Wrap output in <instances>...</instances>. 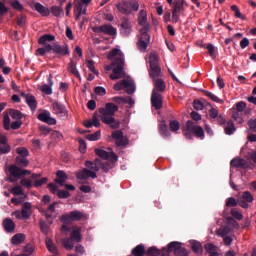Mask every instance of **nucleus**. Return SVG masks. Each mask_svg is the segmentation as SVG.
<instances>
[{"label":"nucleus","mask_w":256,"mask_h":256,"mask_svg":"<svg viewBox=\"0 0 256 256\" xmlns=\"http://www.w3.org/2000/svg\"><path fill=\"white\" fill-rule=\"evenodd\" d=\"M75 243L82 242V227L79 226H72V230L69 236Z\"/></svg>","instance_id":"19"},{"label":"nucleus","mask_w":256,"mask_h":256,"mask_svg":"<svg viewBox=\"0 0 256 256\" xmlns=\"http://www.w3.org/2000/svg\"><path fill=\"white\" fill-rule=\"evenodd\" d=\"M26 103L28 104L32 112H34L37 109V100L33 95L27 96Z\"/></svg>","instance_id":"41"},{"label":"nucleus","mask_w":256,"mask_h":256,"mask_svg":"<svg viewBox=\"0 0 256 256\" xmlns=\"http://www.w3.org/2000/svg\"><path fill=\"white\" fill-rule=\"evenodd\" d=\"M67 180L68 175L63 170H59L56 172V179L54 181L57 185L64 186Z\"/></svg>","instance_id":"27"},{"label":"nucleus","mask_w":256,"mask_h":256,"mask_svg":"<svg viewBox=\"0 0 256 256\" xmlns=\"http://www.w3.org/2000/svg\"><path fill=\"white\" fill-rule=\"evenodd\" d=\"M76 241L70 237H64L61 239L62 247L67 251H72L75 247Z\"/></svg>","instance_id":"24"},{"label":"nucleus","mask_w":256,"mask_h":256,"mask_svg":"<svg viewBox=\"0 0 256 256\" xmlns=\"http://www.w3.org/2000/svg\"><path fill=\"white\" fill-rule=\"evenodd\" d=\"M38 225L40 226V231H42L44 235L49 234V226L44 220L40 219V221L38 222Z\"/></svg>","instance_id":"48"},{"label":"nucleus","mask_w":256,"mask_h":256,"mask_svg":"<svg viewBox=\"0 0 256 256\" xmlns=\"http://www.w3.org/2000/svg\"><path fill=\"white\" fill-rule=\"evenodd\" d=\"M56 206H57V202H54L50 204V206H48V210H42V214L44 215V217H46V220H48V224L50 225H53L54 223V218L51 213L56 212Z\"/></svg>","instance_id":"17"},{"label":"nucleus","mask_w":256,"mask_h":256,"mask_svg":"<svg viewBox=\"0 0 256 256\" xmlns=\"http://www.w3.org/2000/svg\"><path fill=\"white\" fill-rule=\"evenodd\" d=\"M115 144L118 147L127 146L129 144V139L123 135L120 139L115 141Z\"/></svg>","instance_id":"54"},{"label":"nucleus","mask_w":256,"mask_h":256,"mask_svg":"<svg viewBox=\"0 0 256 256\" xmlns=\"http://www.w3.org/2000/svg\"><path fill=\"white\" fill-rule=\"evenodd\" d=\"M138 24L143 28L148 27L149 23H147V11L141 10L138 15Z\"/></svg>","instance_id":"34"},{"label":"nucleus","mask_w":256,"mask_h":256,"mask_svg":"<svg viewBox=\"0 0 256 256\" xmlns=\"http://www.w3.org/2000/svg\"><path fill=\"white\" fill-rule=\"evenodd\" d=\"M17 153L20 155L18 157H27V156H29V151L25 147L17 148Z\"/></svg>","instance_id":"62"},{"label":"nucleus","mask_w":256,"mask_h":256,"mask_svg":"<svg viewBox=\"0 0 256 256\" xmlns=\"http://www.w3.org/2000/svg\"><path fill=\"white\" fill-rule=\"evenodd\" d=\"M170 253H174V256H189V252L178 241L170 242L167 249H164L163 256H170Z\"/></svg>","instance_id":"3"},{"label":"nucleus","mask_w":256,"mask_h":256,"mask_svg":"<svg viewBox=\"0 0 256 256\" xmlns=\"http://www.w3.org/2000/svg\"><path fill=\"white\" fill-rule=\"evenodd\" d=\"M26 240V235L24 233H17L15 234L12 239L11 243L13 245H20Z\"/></svg>","instance_id":"37"},{"label":"nucleus","mask_w":256,"mask_h":256,"mask_svg":"<svg viewBox=\"0 0 256 256\" xmlns=\"http://www.w3.org/2000/svg\"><path fill=\"white\" fill-rule=\"evenodd\" d=\"M26 20H27V16L25 14H20L18 17H17V25L20 27V28H24V26L26 25Z\"/></svg>","instance_id":"52"},{"label":"nucleus","mask_w":256,"mask_h":256,"mask_svg":"<svg viewBox=\"0 0 256 256\" xmlns=\"http://www.w3.org/2000/svg\"><path fill=\"white\" fill-rule=\"evenodd\" d=\"M55 41V35L46 33L38 38V45H50V42Z\"/></svg>","instance_id":"25"},{"label":"nucleus","mask_w":256,"mask_h":256,"mask_svg":"<svg viewBox=\"0 0 256 256\" xmlns=\"http://www.w3.org/2000/svg\"><path fill=\"white\" fill-rule=\"evenodd\" d=\"M21 185L28 190H31L34 187L32 178H22Z\"/></svg>","instance_id":"43"},{"label":"nucleus","mask_w":256,"mask_h":256,"mask_svg":"<svg viewBox=\"0 0 256 256\" xmlns=\"http://www.w3.org/2000/svg\"><path fill=\"white\" fill-rule=\"evenodd\" d=\"M95 154L104 160L109 159L111 156L112 159H114L115 161H118V155L114 152H111V154H110L106 150L97 148V149H95Z\"/></svg>","instance_id":"20"},{"label":"nucleus","mask_w":256,"mask_h":256,"mask_svg":"<svg viewBox=\"0 0 256 256\" xmlns=\"http://www.w3.org/2000/svg\"><path fill=\"white\" fill-rule=\"evenodd\" d=\"M101 164V159L96 158L93 162L90 160H87L85 162V167L89 169V171H93L94 173H98L100 171V165Z\"/></svg>","instance_id":"21"},{"label":"nucleus","mask_w":256,"mask_h":256,"mask_svg":"<svg viewBox=\"0 0 256 256\" xmlns=\"http://www.w3.org/2000/svg\"><path fill=\"white\" fill-rule=\"evenodd\" d=\"M16 164L18 165V167H28L29 165V160L27 159V157H16Z\"/></svg>","instance_id":"44"},{"label":"nucleus","mask_w":256,"mask_h":256,"mask_svg":"<svg viewBox=\"0 0 256 256\" xmlns=\"http://www.w3.org/2000/svg\"><path fill=\"white\" fill-rule=\"evenodd\" d=\"M40 91L46 95H51L53 93L52 86L44 84L42 88H40Z\"/></svg>","instance_id":"60"},{"label":"nucleus","mask_w":256,"mask_h":256,"mask_svg":"<svg viewBox=\"0 0 256 256\" xmlns=\"http://www.w3.org/2000/svg\"><path fill=\"white\" fill-rule=\"evenodd\" d=\"M3 228L7 233H13L15 231L16 225L11 218H5L3 220Z\"/></svg>","instance_id":"29"},{"label":"nucleus","mask_w":256,"mask_h":256,"mask_svg":"<svg viewBox=\"0 0 256 256\" xmlns=\"http://www.w3.org/2000/svg\"><path fill=\"white\" fill-rule=\"evenodd\" d=\"M151 104L152 107L155 108V110H160L161 108H163V95L156 91H152Z\"/></svg>","instance_id":"14"},{"label":"nucleus","mask_w":256,"mask_h":256,"mask_svg":"<svg viewBox=\"0 0 256 256\" xmlns=\"http://www.w3.org/2000/svg\"><path fill=\"white\" fill-rule=\"evenodd\" d=\"M248 125L253 132H256V119L249 120Z\"/></svg>","instance_id":"64"},{"label":"nucleus","mask_w":256,"mask_h":256,"mask_svg":"<svg viewBox=\"0 0 256 256\" xmlns=\"http://www.w3.org/2000/svg\"><path fill=\"white\" fill-rule=\"evenodd\" d=\"M101 138V131L98 130L93 134L87 135L86 139L90 140V141H98Z\"/></svg>","instance_id":"56"},{"label":"nucleus","mask_w":256,"mask_h":256,"mask_svg":"<svg viewBox=\"0 0 256 256\" xmlns=\"http://www.w3.org/2000/svg\"><path fill=\"white\" fill-rule=\"evenodd\" d=\"M165 249H167V247L159 249L157 246H151L146 250V256H163Z\"/></svg>","instance_id":"26"},{"label":"nucleus","mask_w":256,"mask_h":256,"mask_svg":"<svg viewBox=\"0 0 256 256\" xmlns=\"http://www.w3.org/2000/svg\"><path fill=\"white\" fill-rule=\"evenodd\" d=\"M34 10L42 15V17H48L50 15V9L48 7H45L39 2H36L34 4Z\"/></svg>","instance_id":"28"},{"label":"nucleus","mask_w":256,"mask_h":256,"mask_svg":"<svg viewBox=\"0 0 256 256\" xmlns=\"http://www.w3.org/2000/svg\"><path fill=\"white\" fill-rule=\"evenodd\" d=\"M149 75L150 77L155 80L161 75V66H159V56L157 52H151L149 55Z\"/></svg>","instance_id":"5"},{"label":"nucleus","mask_w":256,"mask_h":256,"mask_svg":"<svg viewBox=\"0 0 256 256\" xmlns=\"http://www.w3.org/2000/svg\"><path fill=\"white\" fill-rule=\"evenodd\" d=\"M9 115L14 119V120H21L23 118V114L19 110L11 109L9 111Z\"/></svg>","instance_id":"50"},{"label":"nucleus","mask_w":256,"mask_h":256,"mask_svg":"<svg viewBox=\"0 0 256 256\" xmlns=\"http://www.w3.org/2000/svg\"><path fill=\"white\" fill-rule=\"evenodd\" d=\"M231 167H241L242 169H248L249 165L245 159H233L231 161Z\"/></svg>","instance_id":"35"},{"label":"nucleus","mask_w":256,"mask_h":256,"mask_svg":"<svg viewBox=\"0 0 256 256\" xmlns=\"http://www.w3.org/2000/svg\"><path fill=\"white\" fill-rule=\"evenodd\" d=\"M38 120L47 123L48 125H56L57 121L55 118L51 117V113L49 111H44L38 114Z\"/></svg>","instance_id":"18"},{"label":"nucleus","mask_w":256,"mask_h":256,"mask_svg":"<svg viewBox=\"0 0 256 256\" xmlns=\"http://www.w3.org/2000/svg\"><path fill=\"white\" fill-rule=\"evenodd\" d=\"M231 232V229L229 226H225L223 228H220L216 231V234L220 237L228 236Z\"/></svg>","instance_id":"47"},{"label":"nucleus","mask_w":256,"mask_h":256,"mask_svg":"<svg viewBox=\"0 0 256 256\" xmlns=\"http://www.w3.org/2000/svg\"><path fill=\"white\" fill-rule=\"evenodd\" d=\"M52 52H54L58 56H68L70 55L69 45L54 44L52 48Z\"/></svg>","instance_id":"15"},{"label":"nucleus","mask_w":256,"mask_h":256,"mask_svg":"<svg viewBox=\"0 0 256 256\" xmlns=\"http://www.w3.org/2000/svg\"><path fill=\"white\" fill-rule=\"evenodd\" d=\"M41 177V174H32L31 179L34 181V188H41L43 185H45L48 181L47 177H44L42 179H39Z\"/></svg>","instance_id":"23"},{"label":"nucleus","mask_w":256,"mask_h":256,"mask_svg":"<svg viewBox=\"0 0 256 256\" xmlns=\"http://www.w3.org/2000/svg\"><path fill=\"white\" fill-rule=\"evenodd\" d=\"M77 179H80L81 181H84L86 179H97V173L89 170L87 168L82 169V171H80L77 175H76Z\"/></svg>","instance_id":"16"},{"label":"nucleus","mask_w":256,"mask_h":256,"mask_svg":"<svg viewBox=\"0 0 256 256\" xmlns=\"http://www.w3.org/2000/svg\"><path fill=\"white\" fill-rule=\"evenodd\" d=\"M119 11L125 15L131 14L132 13L131 3L130 2L123 3L122 6L119 8Z\"/></svg>","instance_id":"42"},{"label":"nucleus","mask_w":256,"mask_h":256,"mask_svg":"<svg viewBox=\"0 0 256 256\" xmlns=\"http://www.w3.org/2000/svg\"><path fill=\"white\" fill-rule=\"evenodd\" d=\"M236 131L235 124L232 120L228 121L227 126L225 127V133L227 135H232Z\"/></svg>","instance_id":"46"},{"label":"nucleus","mask_w":256,"mask_h":256,"mask_svg":"<svg viewBox=\"0 0 256 256\" xmlns=\"http://www.w3.org/2000/svg\"><path fill=\"white\" fill-rule=\"evenodd\" d=\"M189 243L191 245L192 251L195 254L202 255L203 247H202V244L199 241H197V240H190Z\"/></svg>","instance_id":"31"},{"label":"nucleus","mask_w":256,"mask_h":256,"mask_svg":"<svg viewBox=\"0 0 256 256\" xmlns=\"http://www.w3.org/2000/svg\"><path fill=\"white\" fill-rule=\"evenodd\" d=\"M132 33V23L127 17L121 19L120 34L124 37L130 36Z\"/></svg>","instance_id":"13"},{"label":"nucleus","mask_w":256,"mask_h":256,"mask_svg":"<svg viewBox=\"0 0 256 256\" xmlns=\"http://www.w3.org/2000/svg\"><path fill=\"white\" fill-rule=\"evenodd\" d=\"M10 5L12 8L18 12L24 11L23 5L20 3L19 0H10Z\"/></svg>","instance_id":"45"},{"label":"nucleus","mask_w":256,"mask_h":256,"mask_svg":"<svg viewBox=\"0 0 256 256\" xmlns=\"http://www.w3.org/2000/svg\"><path fill=\"white\" fill-rule=\"evenodd\" d=\"M159 134L163 138H168L171 135L165 121H162L159 125Z\"/></svg>","instance_id":"39"},{"label":"nucleus","mask_w":256,"mask_h":256,"mask_svg":"<svg viewBox=\"0 0 256 256\" xmlns=\"http://www.w3.org/2000/svg\"><path fill=\"white\" fill-rule=\"evenodd\" d=\"M131 254L132 256H145L147 254V251H145V245L138 244L132 249Z\"/></svg>","instance_id":"32"},{"label":"nucleus","mask_w":256,"mask_h":256,"mask_svg":"<svg viewBox=\"0 0 256 256\" xmlns=\"http://www.w3.org/2000/svg\"><path fill=\"white\" fill-rule=\"evenodd\" d=\"M99 169H102L104 173H108L112 169V166L109 162L104 163L102 160H100Z\"/></svg>","instance_id":"53"},{"label":"nucleus","mask_w":256,"mask_h":256,"mask_svg":"<svg viewBox=\"0 0 256 256\" xmlns=\"http://www.w3.org/2000/svg\"><path fill=\"white\" fill-rule=\"evenodd\" d=\"M34 253V247L31 244H27L24 248V254L31 256Z\"/></svg>","instance_id":"63"},{"label":"nucleus","mask_w":256,"mask_h":256,"mask_svg":"<svg viewBox=\"0 0 256 256\" xmlns=\"http://www.w3.org/2000/svg\"><path fill=\"white\" fill-rule=\"evenodd\" d=\"M169 127L172 132H176L180 129V123L177 120L170 121Z\"/></svg>","instance_id":"58"},{"label":"nucleus","mask_w":256,"mask_h":256,"mask_svg":"<svg viewBox=\"0 0 256 256\" xmlns=\"http://www.w3.org/2000/svg\"><path fill=\"white\" fill-rule=\"evenodd\" d=\"M113 89L116 90V91L125 90V92L128 95H132L136 91L135 86L133 85V83L128 81V80L120 81L119 83L114 85Z\"/></svg>","instance_id":"10"},{"label":"nucleus","mask_w":256,"mask_h":256,"mask_svg":"<svg viewBox=\"0 0 256 256\" xmlns=\"http://www.w3.org/2000/svg\"><path fill=\"white\" fill-rule=\"evenodd\" d=\"M172 11L180 13L185 10V7H188V4L186 3L185 0H174L172 1Z\"/></svg>","instance_id":"22"},{"label":"nucleus","mask_w":256,"mask_h":256,"mask_svg":"<svg viewBox=\"0 0 256 256\" xmlns=\"http://www.w3.org/2000/svg\"><path fill=\"white\" fill-rule=\"evenodd\" d=\"M139 40L146 41V42L151 41V36L149 35V26H145L140 29Z\"/></svg>","instance_id":"36"},{"label":"nucleus","mask_w":256,"mask_h":256,"mask_svg":"<svg viewBox=\"0 0 256 256\" xmlns=\"http://www.w3.org/2000/svg\"><path fill=\"white\" fill-rule=\"evenodd\" d=\"M57 197L59 199H69L71 197V193L68 192L67 190H58Z\"/></svg>","instance_id":"55"},{"label":"nucleus","mask_w":256,"mask_h":256,"mask_svg":"<svg viewBox=\"0 0 256 256\" xmlns=\"http://www.w3.org/2000/svg\"><path fill=\"white\" fill-rule=\"evenodd\" d=\"M232 109V118L235 119L239 124L244 123L243 112L245 111L247 104L244 101L238 102Z\"/></svg>","instance_id":"8"},{"label":"nucleus","mask_w":256,"mask_h":256,"mask_svg":"<svg viewBox=\"0 0 256 256\" xmlns=\"http://www.w3.org/2000/svg\"><path fill=\"white\" fill-rule=\"evenodd\" d=\"M239 205V198L236 200L234 197H229L226 201L227 207H237Z\"/></svg>","instance_id":"57"},{"label":"nucleus","mask_w":256,"mask_h":256,"mask_svg":"<svg viewBox=\"0 0 256 256\" xmlns=\"http://www.w3.org/2000/svg\"><path fill=\"white\" fill-rule=\"evenodd\" d=\"M238 199H239V206L242 209H248L249 204L254 202V196L250 191H244L242 193V196H240Z\"/></svg>","instance_id":"12"},{"label":"nucleus","mask_w":256,"mask_h":256,"mask_svg":"<svg viewBox=\"0 0 256 256\" xmlns=\"http://www.w3.org/2000/svg\"><path fill=\"white\" fill-rule=\"evenodd\" d=\"M11 193L14 195V196H22L24 194L21 186L17 185L15 186L14 188H12L11 190Z\"/></svg>","instance_id":"61"},{"label":"nucleus","mask_w":256,"mask_h":256,"mask_svg":"<svg viewBox=\"0 0 256 256\" xmlns=\"http://www.w3.org/2000/svg\"><path fill=\"white\" fill-rule=\"evenodd\" d=\"M50 12H52V15L56 18H60L64 14V9L62 5H54L50 8Z\"/></svg>","instance_id":"38"},{"label":"nucleus","mask_w":256,"mask_h":256,"mask_svg":"<svg viewBox=\"0 0 256 256\" xmlns=\"http://www.w3.org/2000/svg\"><path fill=\"white\" fill-rule=\"evenodd\" d=\"M166 90V84L163 79H154V89L152 91H156L158 93H163Z\"/></svg>","instance_id":"30"},{"label":"nucleus","mask_w":256,"mask_h":256,"mask_svg":"<svg viewBox=\"0 0 256 256\" xmlns=\"http://www.w3.org/2000/svg\"><path fill=\"white\" fill-rule=\"evenodd\" d=\"M52 112L62 119H66L68 117V110L66 106L58 101L52 102Z\"/></svg>","instance_id":"11"},{"label":"nucleus","mask_w":256,"mask_h":256,"mask_svg":"<svg viewBox=\"0 0 256 256\" xmlns=\"http://www.w3.org/2000/svg\"><path fill=\"white\" fill-rule=\"evenodd\" d=\"M68 71L77 78H81L80 72L77 70L76 64L73 60H70L68 64Z\"/></svg>","instance_id":"40"},{"label":"nucleus","mask_w":256,"mask_h":256,"mask_svg":"<svg viewBox=\"0 0 256 256\" xmlns=\"http://www.w3.org/2000/svg\"><path fill=\"white\" fill-rule=\"evenodd\" d=\"M92 31L96 34L103 33L108 36H115L117 35V28H115L111 24H103L100 26H95L92 28Z\"/></svg>","instance_id":"9"},{"label":"nucleus","mask_w":256,"mask_h":256,"mask_svg":"<svg viewBox=\"0 0 256 256\" xmlns=\"http://www.w3.org/2000/svg\"><path fill=\"white\" fill-rule=\"evenodd\" d=\"M201 92H203L204 95L207 96V97H209L213 102L220 103V104L223 103L222 100H220L217 96H215V95L212 94L211 92L206 91V90H203V89L201 90Z\"/></svg>","instance_id":"49"},{"label":"nucleus","mask_w":256,"mask_h":256,"mask_svg":"<svg viewBox=\"0 0 256 256\" xmlns=\"http://www.w3.org/2000/svg\"><path fill=\"white\" fill-rule=\"evenodd\" d=\"M117 111H119V107L114 103H106L105 108H99L98 110L101 121L111 129H119L121 126V122L114 118Z\"/></svg>","instance_id":"2"},{"label":"nucleus","mask_w":256,"mask_h":256,"mask_svg":"<svg viewBox=\"0 0 256 256\" xmlns=\"http://www.w3.org/2000/svg\"><path fill=\"white\" fill-rule=\"evenodd\" d=\"M41 45L44 47H40L36 49V55H40L44 57L46 53H50L51 51H53V45L51 44H41Z\"/></svg>","instance_id":"33"},{"label":"nucleus","mask_w":256,"mask_h":256,"mask_svg":"<svg viewBox=\"0 0 256 256\" xmlns=\"http://www.w3.org/2000/svg\"><path fill=\"white\" fill-rule=\"evenodd\" d=\"M204 48L208 50L209 55L212 59L216 58L215 46L212 43H208L206 46H204Z\"/></svg>","instance_id":"51"},{"label":"nucleus","mask_w":256,"mask_h":256,"mask_svg":"<svg viewBox=\"0 0 256 256\" xmlns=\"http://www.w3.org/2000/svg\"><path fill=\"white\" fill-rule=\"evenodd\" d=\"M193 134L200 139H204L203 128L201 126H196L193 121L189 120L186 123L184 135L187 139L191 140L193 138Z\"/></svg>","instance_id":"4"},{"label":"nucleus","mask_w":256,"mask_h":256,"mask_svg":"<svg viewBox=\"0 0 256 256\" xmlns=\"http://www.w3.org/2000/svg\"><path fill=\"white\" fill-rule=\"evenodd\" d=\"M108 60H112L111 65L113 66L112 74L109 76L111 80H119L126 76L125 72V56L121 49L113 48L108 56Z\"/></svg>","instance_id":"1"},{"label":"nucleus","mask_w":256,"mask_h":256,"mask_svg":"<svg viewBox=\"0 0 256 256\" xmlns=\"http://www.w3.org/2000/svg\"><path fill=\"white\" fill-rule=\"evenodd\" d=\"M84 219H87V215L84 212L74 210L62 215L60 221L63 224H71L72 222H80Z\"/></svg>","instance_id":"7"},{"label":"nucleus","mask_w":256,"mask_h":256,"mask_svg":"<svg viewBox=\"0 0 256 256\" xmlns=\"http://www.w3.org/2000/svg\"><path fill=\"white\" fill-rule=\"evenodd\" d=\"M205 250L208 254H211L217 251V246L212 243H207L205 244Z\"/></svg>","instance_id":"59"},{"label":"nucleus","mask_w":256,"mask_h":256,"mask_svg":"<svg viewBox=\"0 0 256 256\" xmlns=\"http://www.w3.org/2000/svg\"><path fill=\"white\" fill-rule=\"evenodd\" d=\"M9 174L10 175L8 181H10V183H17L21 177L31 175V171L22 169L19 166L13 164L9 167Z\"/></svg>","instance_id":"6"}]
</instances>
